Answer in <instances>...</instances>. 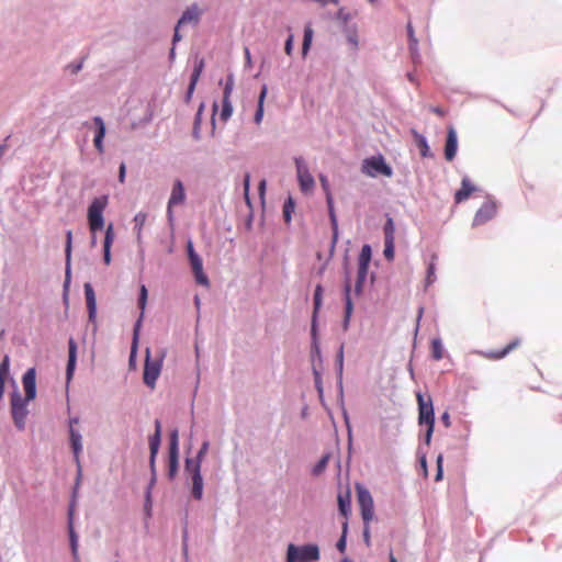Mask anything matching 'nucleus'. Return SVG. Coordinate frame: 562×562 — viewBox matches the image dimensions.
<instances>
[{
    "instance_id": "nucleus-1",
    "label": "nucleus",
    "mask_w": 562,
    "mask_h": 562,
    "mask_svg": "<svg viewBox=\"0 0 562 562\" xmlns=\"http://www.w3.org/2000/svg\"><path fill=\"white\" fill-rule=\"evenodd\" d=\"M108 196L102 195L92 200L91 204L88 207V224L89 229L91 232V246H95L97 237L95 234L98 231L102 229L104 226L103 212L108 205Z\"/></svg>"
},
{
    "instance_id": "nucleus-2",
    "label": "nucleus",
    "mask_w": 562,
    "mask_h": 562,
    "mask_svg": "<svg viewBox=\"0 0 562 562\" xmlns=\"http://www.w3.org/2000/svg\"><path fill=\"white\" fill-rule=\"evenodd\" d=\"M417 402H418V422L419 425H426L427 430L425 435V442L426 445H429L431 441V436L434 432V424H435V415H434V407L431 398L428 397L427 400L424 398L422 394H417Z\"/></svg>"
},
{
    "instance_id": "nucleus-3",
    "label": "nucleus",
    "mask_w": 562,
    "mask_h": 562,
    "mask_svg": "<svg viewBox=\"0 0 562 562\" xmlns=\"http://www.w3.org/2000/svg\"><path fill=\"white\" fill-rule=\"evenodd\" d=\"M30 401H25L19 392L11 394V415L13 423L19 430H23L25 428L26 417L29 415L26 405Z\"/></svg>"
},
{
    "instance_id": "nucleus-4",
    "label": "nucleus",
    "mask_w": 562,
    "mask_h": 562,
    "mask_svg": "<svg viewBox=\"0 0 562 562\" xmlns=\"http://www.w3.org/2000/svg\"><path fill=\"white\" fill-rule=\"evenodd\" d=\"M162 367V356L151 359L149 356V349L146 350V360L144 366V383L149 386L154 387L156 384V381L160 374Z\"/></svg>"
},
{
    "instance_id": "nucleus-5",
    "label": "nucleus",
    "mask_w": 562,
    "mask_h": 562,
    "mask_svg": "<svg viewBox=\"0 0 562 562\" xmlns=\"http://www.w3.org/2000/svg\"><path fill=\"white\" fill-rule=\"evenodd\" d=\"M186 471L191 475V494L195 499L200 501L203 496V479L201 475V467L199 465V462H193L192 459H187Z\"/></svg>"
},
{
    "instance_id": "nucleus-6",
    "label": "nucleus",
    "mask_w": 562,
    "mask_h": 562,
    "mask_svg": "<svg viewBox=\"0 0 562 562\" xmlns=\"http://www.w3.org/2000/svg\"><path fill=\"white\" fill-rule=\"evenodd\" d=\"M371 260V248L369 245H363L358 258V272H357V282L355 285V292L357 294L361 293L362 284L367 278L369 263Z\"/></svg>"
},
{
    "instance_id": "nucleus-7",
    "label": "nucleus",
    "mask_w": 562,
    "mask_h": 562,
    "mask_svg": "<svg viewBox=\"0 0 562 562\" xmlns=\"http://www.w3.org/2000/svg\"><path fill=\"white\" fill-rule=\"evenodd\" d=\"M296 167L297 181L300 184V189L304 193H310L313 191L315 187V181L308 168L302 157H296L294 159Z\"/></svg>"
},
{
    "instance_id": "nucleus-8",
    "label": "nucleus",
    "mask_w": 562,
    "mask_h": 562,
    "mask_svg": "<svg viewBox=\"0 0 562 562\" xmlns=\"http://www.w3.org/2000/svg\"><path fill=\"white\" fill-rule=\"evenodd\" d=\"M362 172L370 177H375L379 173L390 177L392 169L385 164L383 157L380 156L366 159L362 165Z\"/></svg>"
},
{
    "instance_id": "nucleus-9",
    "label": "nucleus",
    "mask_w": 562,
    "mask_h": 562,
    "mask_svg": "<svg viewBox=\"0 0 562 562\" xmlns=\"http://www.w3.org/2000/svg\"><path fill=\"white\" fill-rule=\"evenodd\" d=\"M358 502L361 510L363 522H370L374 516L373 499L369 491L364 488L358 490Z\"/></svg>"
},
{
    "instance_id": "nucleus-10",
    "label": "nucleus",
    "mask_w": 562,
    "mask_h": 562,
    "mask_svg": "<svg viewBox=\"0 0 562 562\" xmlns=\"http://www.w3.org/2000/svg\"><path fill=\"white\" fill-rule=\"evenodd\" d=\"M497 212V205L494 201H485L476 211L473 218V226H480L492 220Z\"/></svg>"
},
{
    "instance_id": "nucleus-11",
    "label": "nucleus",
    "mask_w": 562,
    "mask_h": 562,
    "mask_svg": "<svg viewBox=\"0 0 562 562\" xmlns=\"http://www.w3.org/2000/svg\"><path fill=\"white\" fill-rule=\"evenodd\" d=\"M297 562H316L319 560V549L316 544H305L296 547Z\"/></svg>"
},
{
    "instance_id": "nucleus-12",
    "label": "nucleus",
    "mask_w": 562,
    "mask_h": 562,
    "mask_svg": "<svg viewBox=\"0 0 562 562\" xmlns=\"http://www.w3.org/2000/svg\"><path fill=\"white\" fill-rule=\"evenodd\" d=\"M36 372L34 368L29 369L22 378L25 392V401H33L36 396Z\"/></svg>"
},
{
    "instance_id": "nucleus-13",
    "label": "nucleus",
    "mask_w": 562,
    "mask_h": 562,
    "mask_svg": "<svg viewBox=\"0 0 562 562\" xmlns=\"http://www.w3.org/2000/svg\"><path fill=\"white\" fill-rule=\"evenodd\" d=\"M161 440V423L160 420L155 422V434L149 438V450H150V467L155 469V459L159 450Z\"/></svg>"
},
{
    "instance_id": "nucleus-14",
    "label": "nucleus",
    "mask_w": 562,
    "mask_h": 562,
    "mask_svg": "<svg viewBox=\"0 0 562 562\" xmlns=\"http://www.w3.org/2000/svg\"><path fill=\"white\" fill-rule=\"evenodd\" d=\"M189 261H190V265H191V268H192L195 281L199 284H201V285L209 286L210 285V281H209L206 274L203 271V262H202L201 257L199 255L198 256H191Z\"/></svg>"
},
{
    "instance_id": "nucleus-15",
    "label": "nucleus",
    "mask_w": 562,
    "mask_h": 562,
    "mask_svg": "<svg viewBox=\"0 0 562 562\" xmlns=\"http://www.w3.org/2000/svg\"><path fill=\"white\" fill-rule=\"evenodd\" d=\"M458 139L457 133L453 127L448 128L446 145H445V158L448 161H452L457 155Z\"/></svg>"
},
{
    "instance_id": "nucleus-16",
    "label": "nucleus",
    "mask_w": 562,
    "mask_h": 562,
    "mask_svg": "<svg viewBox=\"0 0 562 562\" xmlns=\"http://www.w3.org/2000/svg\"><path fill=\"white\" fill-rule=\"evenodd\" d=\"M186 193L183 184L180 180H177L173 184L171 195L168 202V214L171 217V209L175 205H179L184 202Z\"/></svg>"
},
{
    "instance_id": "nucleus-17",
    "label": "nucleus",
    "mask_w": 562,
    "mask_h": 562,
    "mask_svg": "<svg viewBox=\"0 0 562 562\" xmlns=\"http://www.w3.org/2000/svg\"><path fill=\"white\" fill-rule=\"evenodd\" d=\"M520 345V339L516 338L509 344H507L503 349L501 350H492L483 352V356L488 360H499L505 358L509 352L518 348Z\"/></svg>"
},
{
    "instance_id": "nucleus-18",
    "label": "nucleus",
    "mask_w": 562,
    "mask_h": 562,
    "mask_svg": "<svg viewBox=\"0 0 562 562\" xmlns=\"http://www.w3.org/2000/svg\"><path fill=\"white\" fill-rule=\"evenodd\" d=\"M85 296L89 314V321L94 323L97 317V300L93 288L90 283L85 284Z\"/></svg>"
},
{
    "instance_id": "nucleus-19",
    "label": "nucleus",
    "mask_w": 562,
    "mask_h": 562,
    "mask_svg": "<svg viewBox=\"0 0 562 562\" xmlns=\"http://www.w3.org/2000/svg\"><path fill=\"white\" fill-rule=\"evenodd\" d=\"M78 423V419L75 418V419H71L70 420V443H71V448H72V451H74V456H75V460L76 462L79 464V456H80V452L82 450V443H81V435L79 434V431H77L76 429H74L72 425Z\"/></svg>"
},
{
    "instance_id": "nucleus-20",
    "label": "nucleus",
    "mask_w": 562,
    "mask_h": 562,
    "mask_svg": "<svg viewBox=\"0 0 562 562\" xmlns=\"http://www.w3.org/2000/svg\"><path fill=\"white\" fill-rule=\"evenodd\" d=\"M475 191V187L471 183L469 178L464 177L461 181V188L454 193V202L457 204L468 200Z\"/></svg>"
},
{
    "instance_id": "nucleus-21",
    "label": "nucleus",
    "mask_w": 562,
    "mask_h": 562,
    "mask_svg": "<svg viewBox=\"0 0 562 562\" xmlns=\"http://www.w3.org/2000/svg\"><path fill=\"white\" fill-rule=\"evenodd\" d=\"M203 69H204V59L196 58L194 61V68H193L192 75H191L190 85L188 87V93H187L188 99L191 98Z\"/></svg>"
},
{
    "instance_id": "nucleus-22",
    "label": "nucleus",
    "mask_w": 562,
    "mask_h": 562,
    "mask_svg": "<svg viewBox=\"0 0 562 562\" xmlns=\"http://www.w3.org/2000/svg\"><path fill=\"white\" fill-rule=\"evenodd\" d=\"M77 360V344L74 338L68 341V363H67V379H71Z\"/></svg>"
},
{
    "instance_id": "nucleus-23",
    "label": "nucleus",
    "mask_w": 562,
    "mask_h": 562,
    "mask_svg": "<svg viewBox=\"0 0 562 562\" xmlns=\"http://www.w3.org/2000/svg\"><path fill=\"white\" fill-rule=\"evenodd\" d=\"M353 311V304L350 297V281L347 279L345 284V319H344V329L346 330L349 325V321Z\"/></svg>"
},
{
    "instance_id": "nucleus-24",
    "label": "nucleus",
    "mask_w": 562,
    "mask_h": 562,
    "mask_svg": "<svg viewBox=\"0 0 562 562\" xmlns=\"http://www.w3.org/2000/svg\"><path fill=\"white\" fill-rule=\"evenodd\" d=\"M200 14L201 12L199 8L195 4L191 5L183 12L182 16L178 21V27L189 22H198Z\"/></svg>"
},
{
    "instance_id": "nucleus-25",
    "label": "nucleus",
    "mask_w": 562,
    "mask_h": 562,
    "mask_svg": "<svg viewBox=\"0 0 562 562\" xmlns=\"http://www.w3.org/2000/svg\"><path fill=\"white\" fill-rule=\"evenodd\" d=\"M267 93H268V87L266 85H263L262 88H261L259 98H258V106H257V111H256L255 117H254L256 124H260L261 121H262V117H263V103H265V99L267 97Z\"/></svg>"
},
{
    "instance_id": "nucleus-26",
    "label": "nucleus",
    "mask_w": 562,
    "mask_h": 562,
    "mask_svg": "<svg viewBox=\"0 0 562 562\" xmlns=\"http://www.w3.org/2000/svg\"><path fill=\"white\" fill-rule=\"evenodd\" d=\"M322 297H323V288L321 284H317L315 288V292H314V311H313V327H312L313 335H315V333H314L315 319H316V315L322 305Z\"/></svg>"
},
{
    "instance_id": "nucleus-27",
    "label": "nucleus",
    "mask_w": 562,
    "mask_h": 562,
    "mask_svg": "<svg viewBox=\"0 0 562 562\" xmlns=\"http://www.w3.org/2000/svg\"><path fill=\"white\" fill-rule=\"evenodd\" d=\"M146 220H147V214L145 212H138L135 216H134V231H135V234H136V238L138 241H140L142 239V232H143V227L146 223Z\"/></svg>"
},
{
    "instance_id": "nucleus-28",
    "label": "nucleus",
    "mask_w": 562,
    "mask_h": 562,
    "mask_svg": "<svg viewBox=\"0 0 562 562\" xmlns=\"http://www.w3.org/2000/svg\"><path fill=\"white\" fill-rule=\"evenodd\" d=\"M9 374V357L5 356L2 363H0V400L3 396L5 379Z\"/></svg>"
},
{
    "instance_id": "nucleus-29",
    "label": "nucleus",
    "mask_w": 562,
    "mask_h": 562,
    "mask_svg": "<svg viewBox=\"0 0 562 562\" xmlns=\"http://www.w3.org/2000/svg\"><path fill=\"white\" fill-rule=\"evenodd\" d=\"M412 134L414 135L416 145L418 146V148L420 150V155L423 157H427L428 151H429V146L427 144L426 138L422 134L416 132L415 130L412 131Z\"/></svg>"
},
{
    "instance_id": "nucleus-30",
    "label": "nucleus",
    "mask_w": 562,
    "mask_h": 562,
    "mask_svg": "<svg viewBox=\"0 0 562 562\" xmlns=\"http://www.w3.org/2000/svg\"><path fill=\"white\" fill-rule=\"evenodd\" d=\"M328 214H329L330 224H331V228H333L331 248L334 249L335 245H336V243L338 240V220H337V216H336L335 209L334 210H329Z\"/></svg>"
},
{
    "instance_id": "nucleus-31",
    "label": "nucleus",
    "mask_w": 562,
    "mask_h": 562,
    "mask_svg": "<svg viewBox=\"0 0 562 562\" xmlns=\"http://www.w3.org/2000/svg\"><path fill=\"white\" fill-rule=\"evenodd\" d=\"M232 113H233V105H232L231 99L223 98L222 110L220 113L221 120L223 122H226L232 116Z\"/></svg>"
},
{
    "instance_id": "nucleus-32",
    "label": "nucleus",
    "mask_w": 562,
    "mask_h": 562,
    "mask_svg": "<svg viewBox=\"0 0 562 562\" xmlns=\"http://www.w3.org/2000/svg\"><path fill=\"white\" fill-rule=\"evenodd\" d=\"M338 506L340 514L347 518V516L350 514V497L348 494L346 496H338Z\"/></svg>"
},
{
    "instance_id": "nucleus-33",
    "label": "nucleus",
    "mask_w": 562,
    "mask_h": 562,
    "mask_svg": "<svg viewBox=\"0 0 562 562\" xmlns=\"http://www.w3.org/2000/svg\"><path fill=\"white\" fill-rule=\"evenodd\" d=\"M313 37V30L310 25H307L304 30V38H303V45H302V53L303 55H306L307 50L310 49L311 43Z\"/></svg>"
},
{
    "instance_id": "nucleus-34",
    "label": "nucleus",
    "mask_w": 562,
    "mask_h": 562,
    "mask_svg": "<svg viewBox=\"0 0 562 562\" xmlns=\"http://www.w3.org/2000/svg\"><path fill=\"white\" fill-rule=\"evenodd\" d=\"M328 460H329L328 454L323 456L321 458V460L314 465V468L312 470L313 475L317 476V475L322 474L328 464Z\"/></svg>"
},
{
    "instance_id": "nucleus-35",
    "label": "nucleus",
    "mask_w": 562,
    "mask_h": 562,
    "mask_svg": "<svg viewBox=\"0 0 562 562\" xmlns=\"http://www.w3.org/2000/svg\"><path fill=\"white\" fill-rule=\"evenodd\" d=\"M395 226L393 220L387 217V221L384 225V240H394Z\"/></svg>"
},
{
    "instance_id": "nucleus-36",
    "label": "nucleus",
    "mask_w": 562,
    "mask_h": 562,
    "mask_svg": "<svg viewBox=\"0 0 562 562\" xmlns=\"http://www.w3.org/2000/svg\"><path fill=\"white\" fill-rule=\"evenodd\" d=\"M115 239L114 226L110 223L105 229L103 246L112 247Z\"/></svg>"
},
{
    "instance_id": "nucleus-37",
    "label": "nucleus",
    "mask_w": 562,
    "mask_h": 562,
    "mask_svg": "<svg viewBox=\"0 0 562 562\" xmlns=\"http://www.w3.org/2000/svg\"><path fill=\"white\" fill-rule=\"evenodd\" d=\"M431 355L436 360H440L442 358V344L439 339H434L431 341Z\"/></svg>"
},
{
    "instance_id": "nucleus-38",
    "label": "nucleus",
    "mask_w": 562,
    "mask_h": 562,
    "mask_svg": "<svg viewBox=\"0 0 562 562\" xmlns=\"http://www.w3.org/2000/svg\"><path fill=\"white\" fill-rule=\"evenodd\" d=\"M71 248H72V233H71V231H68L66 233V246H65V255H66L67 266H69V262H70Z\"/></svg>"
},
{
    "instance_id": "nucleus-39",
    "label": "nucleus",
    "mask_w": 562,
    "mask_h": 562,
    "mask_svg": "<svg viewBox=\"0 0 562 562\" xmlns=\"http://www.w3.org/2000/svg\"><path fill=\"white\" fill-rule=\"evenodd\" d=\"M178 471V453H169V476L172 479Z\"/></svg>"
},
{
    "instance_id": "nucleus-40",
    "label": "nucleus",
    "mask_w": 562,
    "mask_h": 562,
    "mask_svg": "<svg viewBox=\"0 0 562 562\" xmlns=\"http://www.w3.org/2000/svg\"><path fill=\"white\" fill-rule=\"evenodd\" d=\"M347 529H348V522L345 521L342 524V535L340 537V539L338 540L336 547L338 549V551L340 553H344L346 551V535H347Z\"/></svg>"
},
{
    "instance_id": "nucleus-41",
    "label": "nucleus",
    "mask_w": 562,
    "mask_h": 562,
    "mask_svg": "<svg viewBox=\"0 0 562 562\" xmlns=\"http://www.w3.org/2000/svg\"><path fill=\"white\" fill-rule=\"evenodd\" d=\"M93 122L97 126V133H95V136L94 137H98V138H104V135H105V125H104V122L103 120L100 117V116H95L93 119Z\"/></svg>"
},
{
    "instance_id": "nucleus-42",
    "label": "nucleus",
    "mask_w": 562,
    "mask_h": 562,
    "mask_svg": "<svg viewBox=\"0 0 562 562\" xmlns=\"http://www.w3.org/2000/svg\"><path fill=\"white\" fill-rule=\"evenodd\" d=\"M233 89H234V76L231 74V75H228L225 87H224L223 98L231 99Z\"/></svg>"
},
{
    "instance_id": "nucleus-43",
    "label": "nucleus",
    "mask_w": 562,
    "mask_h": 562,
    "mask_svg": "<svg viewBox=\"0 0 562 562\" xmlns=\"http://www.w3.org/2000/svg\"><path fill=\"white\" fill-rule=\"evenodd\" d=\"M435 270H436V265H435L434 259H432L429 262L428 269H427V277H426V284L427 285H430L431 283L435 282V280H436Z\"/></svg>"
},
{
    "instance_id": "nucleus-44",
    "label": "nucleus",
    "mask_w": 562,
    "mask_h": 562,
    "mask_svg": "<svg viewBox=\"0 0 562 562\" xmlns=\"http://www.w3.org/2000/svg\"><path fill=\"white\" fill-rule=\"evenodd\" d=\"M146 303H147V289L146 286L143 284L140 286V290H139V299H138V306L139 308L142 310V313H144V310H145V306H146ZM143 316V314H140V317Z\"/></svg>"
},
{
    "instance_id": "nucleus-45",
    "label": "nucleus",
    "mask_w": 562,
    "mask_h": 562,
    "mask_svg": "<svg viewBox=\"0 0 562 562\" xmlns=\"http://www.w3.org/2000/svg\"><path fill=\"white\" fill-rule=\"evenodd\" d=\"M384 257L387 260L394 258V240H384Z\"/></svg>"
},
{
    "instance_id": "nucleus-46",
    "label": "nucleus",
    "mask_w": 562,
    "mask_h": 562,
    "mask_svg": "<svg viewBox=\"0 0 562 562\" xmlns=\"http://www.w3.org/2000/svg\"><path fill=\"white\" fill-rule=\"evenodd\" d=\"M169 453H178V430L170 434Z\"/></svg>"
},
{
    "instance_id": "nucleus-47",
    "label": "nucleus",
    "mask_w": 562,
    "mask_h": 562,
    "mask_svg": "<svg viewBox=\"0 0 562 562\" xmlns=\"http://www.w3.org/2000/svg\"><path fill=\"white\" fill-rule=\"evenodd\" d=\"M293 209H294V203L291 199H289L283 205V216H284L285 222H290L291 212L293 211Z\"/></svg>"
},
{
    "instance_id": "nucleus-48",
    "label": "nucleus",
    "mask_w": 562,
    "mask_h": 562,
    "mask_svg": "<svg viewBox=\"0 0 562 562\" xmlns=\"http://www.w3.org/2000/svg\"><path fill=\"white\" fill-rule=\"evenodd\" d=\"M207 450H209V442L204 441L196 454V458L193 460V462H199V465L201 467L202 460L205 457V454L207 453Z\"/></svg>"
},
{
    "instance_id": "nucleus-49",
    "label": "nucleus",
    "mask_w": 562,
    "mask_h": 562,
    "mask_svg": "<svg viewBox=\"0 0 562 562\" xmlns=\"http://www.w3.org/2000/svg\"><path fill=\"white\" fill-rule=\"evenodd\" d=\"M296 546L290 543L286 551V562H297L296 560Z\"/></svg>"
},
{
    "instance_id": "nucleus-50",
    "label": "nucleus",
    "mask_w": 562,
    "mask_h": 562,
    "mask_svg": "<svg viewBox=\"0 0 562 562\" xmlns=\"http://www.w3.org/2000/svg\"><path fill=\"white\" fill-rule=\"evenodd\" d=\"M249 187H250V176H249V173H246L245 178H244V195H245L247 203H249Z\"/></svg>"
},
{
    "instance_id": "nucleus-51",
    "label": "nucleus",
    "mask_w": 562,
    "mask_h": 562,
    "mask_svg": "<svg viewBox=\"0 0 562 562\" xmlns=\"http://www.w3.org/2000/svg\"><path fill=\"white\" fill-rule=\"evenodd\" d=\"M442 462H443V458L441 454L438 456L437 458V474H436V477L435 480L438 482L442 479Z\"/></svg>"
},
{
    "instance_id": "nucleus-52",
    "label": "nucleus",
    "mask_w": 562,
    "mask_h": 562,
    "mask_svg": "<svg viewBox=\"0 0 562 562\" xmlns=\"http://www.w3.org/2000/svg\"><path fill=\"white\" fill-rule=\"evenodd\" d=\"M319 182H321V186L325 192V195L328 194V193H331L330 191V188H329V182H328V179L325 175H319Z\"/></svg>"
},
{
    "instance_id": "nucleus-53",
    "label": "nucleus",
    "mask_w": 562,
    "mask_h": 562,
    "mask_svg": "<svg viewBox=\"0 0 562 562\" xmlns=\"http://www.w3.org/2000/svg\"><path fill=\"white\" fill-rule=\"evenodd\" d=\"M363 524H364V527H363V541L367 544V547H370V544H371L370 526H369L370 522H363Z\"/></svg>"
},
{
    "instance_id": "nucleus-54",
    "label": "nucleus",
    "mask_w": 562,
    "mask_h": 562,
    "mask_svg": "<svg viewBox=\"0 0 562 562\" xmlns=\"http://www.w3.org/2000/svg\"><path fill=\"white\" fill-rule=\"evenodd\" d=\"M407 33L411 41V47L413 48L417 45V40L415 38L414 30L411 23L407 24Z\"/></svg>"
},
{
    "instance_id": "nucleus-55",
    "label": "nucleus",
    "mask_w": 562,
    "mask_h": 562,
    "mask_svg": "<svg viewBox=\"0 0 562 562\" xmlns=\"http://www.w3.org/2000/svg\"><path fill=\"white\" fill-rule=\"evenodd\" d=\"M293 49V35L291 34L288 40L285 41L284 50L286 55H291Z\"/></svg>"
},
{
    "instance_id": "nucleus-56",
    "label": "nucleus",
    "mask_w": 562,
    "mask_h": 562,
    "mask_svg": "<svg viewBox=\"0 0 562 562\" xmlns=\"http://www.w3.org/2000/svg\"><path fill=\"white\" fill-rule=\"evenodd\" d=\"M103 260L106 266L111 263V247L103 246Z\"/></svg>"
},
{
    "instance_id": "nucleus-57",
    "label": "nucleus",
    "mask_w": 562,
    "mask_h": 562,
    "mask_svg": "<svg viewBox=\"0 0 562 562\" xmlns=\"http://www.w3.org/2000/svg\"><path fill=\"white\" fill-rule=\"evenodd\" d=\"M139 326H140V319L137 322L136 326H135V329H134V339H133V347H132V352L135 351L136 349V344H137V339H138V329H139Z\"/></svg>"
},
{
    "instance_id": "nucleus-58",
    "label": "nucleus",
    "mask_w": 562,
    "mask_h": 562,
    "mask_svg": "<svg viewBox=\"0 0 562 562\" xmlns=\"http://www.w3.org/2000/svg\"><path fill=\"white\" fill-rule=\"evenodd\" d=\"M126 166L124 162L121 164L119 170V181L123 183L125 181Z\"/></svg>"
},
{
    "instance_id": "nucleus-59",
    "label": "nucleus",
    "mask_w": 562,
    "mask_h": 562,
    "mask_svg": "<svg viewBox=\"0 0 562 562\" xmlns=\"http://www.w3.org/2000/svg\"><path fill=\"white\" fill-rule=\"evenodd\" d=\"M93 143H94V147L97 148V150L102 154L103 153V138H98V137H94L93 139Z\"/></svg>"
},
{
    "instance_id": "nucleus-60",
    "label": "nucleus",
    "mask_w": 562,
    "mask_h": 562,
    "mask_svg": "<svg viewBox=\"0 0 562 562\" xmlns=\"http://www.w3.org/2000/svg\"><path fill=\"white\" fill-rule=\"evenodd\" d=\"M187 252H188L189 259L191 258V256H198V254L195 252V250L193 248L192 240H188V243H187Z\"/></svg>"
},
{
    "instance_id": "nucleus-61",
    "label": "nucleus",
    "mask_w": 562,
    "mask_h": 562,
    "mask_svg": "<svg viewBox=\"0 0 562 562\" xmlns=\"http://www.w3.org/2000/svg\"><path fill=\"white\" fill-rule=\"evenodd\" d=\"M441 422L443 423V425L449 428L451 426V422H450V416H449V413L448 412H445L441 416Z\"/></svg>"
},
{
    "instance_id": "nucleus-62",
    "label": "nucleus",
    "mask_w": 562,
    "mask_h": 562,
    "mask_svg": "<svg viewBox=\"0 0 562 562\" xmlns=\"http://www.w3.org/2000/svg\"><path fill=\"white\" fill-rule=\"evenodd\" d=\"M326 203H327V206H328V211L335 209L334 207V199H333L331 193L326 194Z\"/></svg>"
},
{
    "instance_id": "nucleus-63",
    "label": "nucleus",
    "mask_w": 562,
    "mask_h": 562,
    "mask_svg": "<svg viewBox=\"0 0 562 562\" xmlns=\"http://www.w3.org/2000/svg\"><path fill=\"white\" fill-rule=\"evenodd\" d=\"M431 112L439 115V116H443L445 115V111L439 108V106H431L430 108Z\"/></svg>"
},
{
    "instance_id": "nucleus-64",
    "label": "nucleus",
    "mask_w": 562,
    "mask_h": 562,
    "mask_svg": "<svg viewBox=\"0 0 562 562\" xmlns=\"http://www.w3.org/2000/svg\"><path fill=\"white\" fill-rule=\"evenodd\" d=\"M266 184H267V183H266V180H265V179H263V180H261V181H260V183H259V188H258V189H259V194H260L261 196H263V194H265V191H266Z\"/></svg>"
}]
</instances>
